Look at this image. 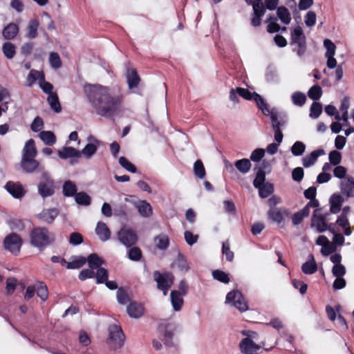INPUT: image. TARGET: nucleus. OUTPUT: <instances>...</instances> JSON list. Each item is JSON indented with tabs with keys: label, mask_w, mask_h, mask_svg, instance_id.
<instances>
[{
	"label": "nucleus",
	"mask_w": 354,
	"mask_h": 354,
	"mask_svg": "<svg viewBox=\"0 0 354 354\" xmlns=\"http://www.w3.org/2000/svg\"><path fill=\"white\" fill-rule=\"evenodd\" d=\"M124 95L120 88L90 84V102L97 114L111 118L121 109Z\"/></svg>",
	"instance_id": "nucleus-1"
},
{
	"label": "nucleus",
	"mask_w": 354,
	"mask_h": 354,
	"mask_svg": "<svg viewBox=\"0 0 354 354\" xmlns=\"http://www.w3.org/2000/svg\"><path fill=\"white\" fill-rule=\"evenodd\" d=\"M55 241V234L45 227H34L30 232V245L40 251L53 244Z\"/></svg>",
	"instance_id": "nucleus-2"
},
{
	"label": "nucleus",
	"mask_w": 354,
	"mask_h": 354,
	"mask_svg": "<svg viewBox=\"0 0 354 354\" xmlns=\"http://www.w3.org/2000/svg\"><path fill=\"white\" fill-rule=\"evenodd\" d=\"M109 337L106 342L111 350L121 348L125 340V335L122 328L116 324H111L109 326Z\"/></svg>",
	"instance_id": "nucleus-3"
},
{
	"label": "nucleus",
	"mask_w": 354,
	"mask_h": 354,
	"mask_svg": "<svg viewBox=\"0 0 354 354\" xmlns=\"http://www.w3.org/2000/svg\"><path fill=\"white\" fill-rule=\"evenodd\" d=\"M153 279L157 283V288L162 291L164 295H167L169 289L171 287L174 282V276L170 272H160L156 270L153 274Z\"/></svg>",
	"instance_id": "nucleus-4"
},
{
	"label": "nucleus",
	"mask_w": 354,
	"mask_h": 354,
	"mask_svg": "<svg viewBox=\"0 0 354 354\" xmlns=\"http://www.w3.org/2000/svg\"><path fill=\"white\" fill-rule=\"evenodd\" d=\"M21 245L22 239L16 233H11L6 236L3 241L4 248L15 255L20 252Z\"/></svg>",
	"instance_id": "nucleus-5"
},
{
	"label": "nucleus",
	"mask_w": 354,
	"mask_h": 354,
	"mask_svg": "<svg viewBox=\"0 0 354 354\" xmlns=\"http://www.w3.org/2000/svg\"><path fill=\"white\" fill-rule=\"evenodd\" d=\"M226 302H233L234 306L241 312H244L248 308L242 293L239 290L228 292L226 296Z\"/></svg>",
	"instance_id": "nucleus-6"
},
{
	"label": "nucleus",
	"mask_w": 354,
	"mask_h": 354,
	"mask_svg": "<svg viewBox=\"0 0 354 354\" xmlns=\"http://www.w3.org/2000/svg\"><path fill=\"white\" fill-rule=\"evenodd\" d=\"M258 2L254 5L252 13L251 14L250 24L253 27H259L261 25L262 17L266 13V8L263 1Z\"/></svg>",
	"instance_id": "nucleus-7"
},
{
	"label": "nucleus",
	"mask_w": 354,
	"mask_h": 354,
	"mask_svg": "<svg viewBox=\"0 0 354 354\" xmlns=\"http://www.w3.org/2000/svg\"><path fill=\"white\" fill-rule=\"evenodd\" d=\"M20 166L22 170L27 174H32L42 170V166L35 158H21Z\"/></svg>",
	"instance_id": "nucleus-8"
},
{
	"label": "nucleus",
	"mask_w": 354,
	"mask_h": 354,
	"mask_svg": "<svg viewBox=\"0 0 354 354\" xmlns=\"http://www.w3.org/2000/svg\"><path fill=\"white\" fill-rule=\"evenodd\" d=\"M118 236L120 241L127 247L133 245L138 239L136 232L130 229H121Z\"/></svg>",
	"instance_id": "nucleus-9"
},
{
	"label": "nucleus",
	"mask_w": 354,
	"mask_h": 354,
	"mask_svg": "<svg viewBox=\"0 0 354 354\" xmlns=\"http://www.w3.org/2000/svg\"><path fill=\"white\" fill-rule=\"evenodd\" d=\"M82 153L88 155V144L84 147L82 151L71 147H64L58 151V156L62 159H67L74 157L79 158L81 156Z\"/></svg>",
	"instance_id": "nucleus-10"
},
{
	"label": "nucleus",
	"mask_w": 354,
	"mask_h": 354,
	"mask_svg": "<svg viewBox=\"0 0 354 354\" xmlns=\"http://www.w3.org/2000/svg\"><path fill=\"white\" fill-rule=\"evenodd\" d=\"M289 214L290 212L288 209L278 207L276 209H269L267 216L270 221L279 225L283 221L285 216H289Z\"/></svg>",
	"instance_id": "nucleus-11"
},
{
	"label": "nucleus",
	"mask_w": 354,
	"mask_h": 354,
	"mask_svg": "<svg viewBox=\"0 0 354 354\" xmlns=\"http://www.w3.org/2000/svg\"><path fill=\"white\" fill-rule=\"evenodd\" d=\"M239 348L243 354H257L261 346L255 344L251 338H243L239 343Z\"/></svg>",
	"instance_id": "nucleus-12"
},
{
	"label": "nucleus",
	"mask_w": 354,
	"mask_h": 354,
	"mask_svg": "<svg viewBox=\"0 0 354 354\" xmlns=\"http://www.w3.org/2000/svg\"><path fill=\"white\" fill-rule=\"evenodd\" d=\"M321 208L315 209L311 225L315 226L319 232H324L327 230L328 225L326 222V217L321 214Z\"/></svg>",
	"instance_id": "nucleus-13"
},
{
	"label": "nucleus",
	"mask_w": 354,
	"mask_h": 354,
	"mask_svg": "<svg viewBox=\"0 0 354 354\" xmlns=\"http://www.w3.org/2000/svg\"><path fill=\"white\" fill-rule=\"evenodd\" d=\"M58 215L59 210L57 208H50L43 209L37 214V218L43 223L52 224Z\"/></svg>",
	"instance_id": "nucleus-14"
},
{
	"label": "nucleus",
	"mask_w": 354,
	"mask_h": 354,
	"mask_svg": "<svg viewBox=\"0 0 354 354\" xmlns=\"http://www.w3.org/2000/svg\"><path fill=\"white\" fill-rule=\"evenodd\" d=\"M266 114L270 115L271 119V124L273 129H281L286 123V116L279 115L277 111L270 110Z\"/></svg>",
	"instance_id": "nucleus-15"
},
{
	"label": "nucleus",
	"mask_w": 354,
	"mask_h": 354,
	"mask_svg": "<svg viewBox=\"0 0 354 354\" xmlns=\"http://www.w3.org/2000/svg\"><path fill=\"white\" fill-rule=\"evenodd\" d=\"M128 86L130 89L138 86L140 78L136 68H128L126 74Z\"/></svg>",
	"instance_id": "nucleus-16"
},
{
	"label": "nucleus",
	"mask_w": 354,
	"mask_h": 354,
	"mask_svg": "<svg viewBox=\"0 0 354 354\" xmlns=\"http://www.w3.org/2000/svg\"><path fill=\"white\" fill-rule=\"evenodd\" d=\"M5 188L13 197L16 198L22 197L25 194L21 185L19 183L9 181L5 185Z\"/></svg>",
	"instance_id": "nucleus-17"
},
{
	"label": "nucleus",
	"mask_w": 354,
	"mask_h": 354,
	"mask_svg": "<svg viewBox=\"0 0 354 354\" xmlns=\"http://www.w3.org/2000/svg\"><path fill=\"white\" fill-rule=\"evenodd\" d=\"M38 193L42 198L51 196L55 193L54 181H48V183H39L38 185Z\"/></svg>",
	"instance_id": "nucleus-18"
},
{
	"label": "nucleus",
	"mask_w": 354,
	"mask_h": 354,
	"mask_svg": "<svg viewBox=\"0 0 354 354\" xmlns=\"http://www.w3.org/2000/svg\"><path fill=\"white\" fill-rule=\"evenodd\" d=\"M37 151L33 139L28 140L22 149L21 158H30L37 156Z\"/></svg>",
	"instance_id": "nucleus-19"
},
{
	"label": "nucleus",
	"mask_w": 354,
	"mask_h": 354,
	"mask_svg": "<svg viewBox=\"0 0 354 354\" xmlns=\"http://www.w3.org/2000/svg\"><path fill=\"white\" fill-rule=\"evenodd\" d=\"M325 154V151L322 149H319L312 151L310 154L306 155L302 159V163L304 167H309L314 165L319 156Z\"/></svg>",
	"instance_id": "nucleus-20"
},
{
	"label": "nucleus",
	"mask_w": 354,
	"mask_h": 354,
	"mask_svg": "<svg viewBox=\"0 0 354 354\" xmlns=\"http://www.w3.org/2000/svg\"><path fill=\"white\" fill-rule=\"evenodd\" d=\"M340 189L342 192L347 197L354 196V180L350 176L341 182Z\"/></svg>",
	"instance_id": "nucleus-21"
},
{
	"label": "nucleus",
	"mask_w": 354,
	"mask_h": 354,
	"mask_svg": "<svg viewBox=\"0 0 354 354\" xmlns=\"http://www.w3.org/2000/svg\"><path fill=\"white\" fill-rule=\"evenodd\" d=\"M127 313L131 317L139 318L144 314V307L141 304L133 301L127 306Z\"/></svg>",
	"instance_id": "nucleus-22"
},
{
	"label": "nucleus",
	"mask_w": 354,
	"mask_h": 354,
	"mask_svg": "<svg viewBox=\"0 0 354 354\" xmlns=\"http://www.w3.org/2000/svg\"><path fill=\"white\" fill-rule=\"evenodd\" d=\"M87 261H88V257L73 256L71 257L67 264V269H80L82 268Z\"/></svg>",
	"instance_id": "nucleus-23"
},
{
	"label": "nucleus",
	"mask_w": 354,
	"mask_h": 354,
	"mask_svg": "<svg viewBox=\"0 0 354 354\" xmlns=\"http://www.w3.org/2000/svg\"><path fill=\"white\" fill-rule=\"evenodd\" d=\"M96 234L102 241H106L110 239L111 232L104 222H98L95 228Z\"/></svg>",
	"instance_id": "nucleus-24"
},
{
	"label": "nucleus",
	"mask_w": 354,
	"mask_h": 354,
	"mask_svg": "<svg viewBox=\"0 0 354 354\" xmlns=\"http://www.w3.org/2000/svg\"><path fill=\"white\" fill-rule=\"evenodd\" d=\"M175 326L171 324H168L165 326L163 337L162 338V341L164 342L165 346L169 347L174 346L172 339L174 337V331L175 330Z\"/></svg>",
	"instance_id": "nucleus-25"
},
{
	"label": "nucleus",
	"mask_w": 354,
	"mask_h": 354,
	"mask_svg": "<svg viewBox=\"0 0 354 354\" xmlns=\"http://www.w3.org/2000/svg\"><path fill=\"white\" fill-rule=\"evenodd\" d=\"M104 263V261L97 254H90V279L94 278V270L97 269V268H100L101 266Z\"/></svg>",
	"instance_id": "nucleus-26"
},
{
	"label": "nucleus",
	"mask_w": 354,
	"mask_h": 354,
	"mask_svg": "<svg viewBox=\"0 0 354 354\" xmlns=\"http://www.w3.org/2000/svg\"><path fill=\"white\" fill-rule=\"evenodd\" d=\"M171 268H177L180 271L187 272L189 270V266L187 259L183 254L179 253L175 261L171 265Z\"/></svg>",
	"instance_id": "nucleus-27"
},
{
	"label": "nucleus",
	"mask_w": 354,
	"mask_h": 354,
	"mask_svg": "<svg viewBox=\"0 0 354 354\" xmlns=\"http://www.w3.org/2000/svg\"><path fill=\"white\" fill-rule=\"evenodd\" d=\"M183 296L179 291L172 290L171 292V301L174 310L178 311L181 309L184 304Z\"/></svg>",
	"instance_id": "nucleus-28"
},
{
	"label": "nucleus",
	"mask_w": 354,
	"mask_h": 354,
	"mask_svg": "<svg viewBox=\"0 0 354 354\" xmlns=\"http://www.w3.org/2000/svg\"><path fill=\"white\" fill-rule=\"evenodd\" d=\"M19 32V27L15 23H10L3 30V37L7 40L14 39Z\"/></svg>",
	"instance_id": "nucleus-29"
},
{
	"label": "nucleus",
	"mask_w": 354,
	"mask_h": 354,
	"mask_svg": "<svg viewBox=\"0 0 354 354\" xmlns=\"http://www.w3.org/2000/svg\"><path fill=\"white\" fill-rule=\"evenodd\" d=\"M154 244L160 250H166L169 245V238L165 234H160L154 237Z\"/></svg>",
	"instance_id": "nucleus-30"
},
{
	"label": "nucleus",
	"mask_w": 354,
	"mask_h": 354,
	"mask_svg": "<svg viewBox=\"0 0 354 354\" xmlns=\"http://www.w3.org/2000/svg\"><path fill=\"white\" fill-rule=\"evenodd\" d=\"M44 77V75L42 72L35 69L30 70L26 78V86L30 87L32 86L37 80H39V82H40L41 78Z\"/></svg>",
	"instance_id": "nucleus-31"
},
{
	"label": "nucleus",
	"mask_w": 354,
	"mask_h": 354,
	"mask_svg": "<svg viewBox=\"0 0 354 354\" xmlns=\"http://www.w3.org/2000/svg\"><path fill=\"white\" fill-rule=\"evenodd\" d=\"M39 138L46 145L52 146L56 142V136L50 131H42L39 134Z\"/></svg>",
	"instance_id": "nucleus-32"
},
{
	"label": "nucleus",
	"mask_w": 354,
	"mask_h": 354,
	"mask_svg": "<svg viewBox=\"0 0 354 354\" xmlns=\"http://www.w3.org/2000/svg\"><path fill=\"white\" fill-rule=\"evenodd\" d=\"M311 259L305 262L301 266L302 272L306 274H312L317 270V266L314 257L310 255Z\"/></svg>",
	"instance_id": "nucleus-33"
},
{
	"label": "nucleus",
	"mask_w": 354,
	"mask_h": 354,
	"mask_svg": "<svg viewBox=\"0 0 354 354\" xmlns=\"http://www.w3.org/2000/svg\"><path fill=\"white\" fill-rule=\"evenodd\" d=\"M236 168L242 174L248 173L252 166L250 160L248 158L238 160L234 162Z\"/></svg>",
	"instance_id": "nucleus-34"
},
{
	"label": "nucleus",
	"mask_w": 354,
	"mask_h": 354,
	"mask_svg": "<svg viewBox=\"0 0 354 354\" xmlns=\"http://www.w3.org/2000/svg\"><path fill=\"white\" fill-rule=\"evenodd\" d=\"M2 51L6 58L11 59L16 55V46L11 42H5L2 45Z\"/></svg>",
	"instance_id": "nucleus-35"
},
{
	"label": "nucleus",
	"mask_w": 354,
	"mask_h": 354,
	"mask_svg": "<svg viewBox=\"0 0 354 354\" xmlns=\"http://www.w3.org/2000/svg\"><path fill=\"white\" fill-rule=\"evenodd\" d=\"M277 14L279 19L285 24H290L291 21L290 13L285 6H279L277 8Z\"/></svg>",
	"instance_id": "nucleus-36"
},
{
	"label": "nucleus",
	"mask_w": 354,
	"mask_h": 354,
	"mask_svg": "<svg viewBox=\"0 0 354 354\" xmlns=\"http://www.w3.org/2000/svg\"><path fill=\"white\" fill-rule=\"evenodd\" d=\"M257 188L259 189V196L262 198L268 197L274 192V186L270 183H266Z\"/></svg>",
	"instance_id": "nucleus-37"
},
{
	"label": "nucleus",
	"mask_w": 354,
	"mask_h": 354,
	"mask_svg": "<svg viewBox=\"0 0 354 354\" xmlns=\"http://www.w3.org/2000/svg\"><path fill=\"white\" fill-rule=\"evenodd\" d=\"M342 203V197L339 195L334 194L330 199V212L333 214L338 213L341 209Z\"/></svg>",
	"instance_id": "nucleus-38"
},
{
	"label": "nucleus",
	"mask_w": 354,
	"mask_h": 354,
	"mask_svg": "<svg viewBox=\"0 0 354 354\" xmlns=\"http://www.w3.org/2000/svg\"><path fill=\"white\" fill-rule=\"evenodd\" d=\"M39 21L36 19L30 20L27 27L26 37L30 39H34L37 36V28Z\"/></svg>",
	"instance_id": "nucleus-39"
},
{
	"label": "nucleus",
	"mask_w": 354,
	"mask_h": 354,
	"mask_svg": "<svg viewBox=\"0 0 354 354\" xmlns=\"http://www.w3.org/2000/svg\"><path fill=\"white\" fill-rule=\"evenodd\" d=\"M77 193V187L75 183L71 180L66 181L63 185V194L64 196L71 197Z\"/></svg>",
	"instance_id": "nucleus-40"
},
{
	"label": "nucleus",
	"mask_w": 354,
	"mask_h": 354,
	"mask_svg": "<svg viewBox=\"0 0 354 354\" xmlns=\"http://www.w3.org/2000/svg\"><path fill=\"white\" fill-rule=\"evenodd\" d=\"M47 101L51 109H53L55 112L59 113L61 111V104L56 93L50 94V95L48 96Z\"/></svg>",
	"instance_id": "nucleus-41"
},
{
	"label": "nucleus",
	"mask_w": 354,
	"mask_h": 354,
	"mask_svg": "<svg viewBox=\"0 0 354 354\" xmlns=\"http://www.w3.org/2000/svg\"><path fill=\"white\" fill-rule=\"evenodd\" d=\"M252 99L256 102L257 106L262 111L264 115L268 114L267 113L270 110L268 107V104L264 99L255 92L254 93V97Z\"/></svg>",
	"instance_id": "nucleus-42"
},
{
	"label": "nucleus",
	"mask_w": 354,
	"mask_h": 354,
	"mask_svg": "<svg viewBox=\"0 0 354 354\" xmlns=\"http://www.w3.org/2000/svg\"><path fill=\"white\" fill-rule=\"evenodd\" d=\"M291 39L292 43L299 44L306 40V37L303 30L300 26L296 27L291 33Z\"/></svg>",
	"instance_id": "nucleus-43"
},
{
	"label": "nucleus",
	"mask_w": 354,
	"mask_h": 354,
	"mask_svg": "<svg viewBox=\"0 0 354 354\" xmlns=\"http://www.w3.org/2000/svg\"><path fill=\"white\" fill-rule=\"evenodd\" d=\"M138 210L140 215L144 217H149L152 214L151 205L145 201H142L138 205Z\"/></svg>",
	"instance_id": "nucleus-44"
},
{
	"label": "nucleus",
	"mask_w": 354,
	"mask_h": 354,
	"mask_svg": "<svg viewBox=\"0 0 354 354\" xmlns=\"http://www.w3.org/2000/svg\"><path fill=\"white\" fill-rule=\"evenodd\" d=\"M194 172L196 176L203 179L206 175L205 169L201 160H197L194 165Z\"/></svg>",
	"instance_id": "nucleus-45"
},
{
	"label": "nucleus",
	"mask_w": 354,
	"mask_h": 354,
	"mask_svg": "<svg viewBox=\"0 0 354 354\" xmlns=\"http://www.w3.org/2000/svg\"><path fill=\"white\" fill-rule=\"evenodd\" d=\"M94 277L96 278L97 283H104L109 277L108 270L104 268H97Z\"/></svg>",
	"instance_id": "nucleus-46"
},
{
	"label": "nucleus",
	"mask_w": 354,
	"mask_h": 354,
	"mask_svg": "<svg viewBox=\"0 0 354 354\" xmlns=\"http://www.w3.org/2000/svg\"><path fill=\"white\" fill-rule=\"evenodd\" d=\"M257 169L256 177L253 181V185L255 188L264 185L266 180V171L263 170V168Z\"/></svg>",
	"instance_id": "nucleus-47"
},
{
	"label": "nucleus",
	"mask_w": 354,
	"mask_h": 354,
	"mask_svg": "<svg viewBox=\"0 0 354 354\" xmlns=\"http://www.w3.org/2000/svg\"><path fill=\"white\" fill-rule=\"evenodd\" d=\"M212 277L214 279L223 283H228L230 281L229 274L223 270H214L212 272Z\"/></svg>",
	"instance_id": "nucleus-48"
},
{
	"label": "nucleus",
	"mask_w": 354,
	"mask_h": 354,
	"mask_svg": "<svg viewBox=\"0 0 354 354\" xmlns=\"http://www.w3.org/2000/svg\"><path fill=\"white\" fill-rule=\"evenodd\" d=\"M322 113V105L319 102H313L310 108V117L316 119Z\"/></svg>",
	"instance_id": "nucleus-49"
},
{
	"label": "nucleus",
	"mask_w": 354,
	"mask_h": 354,
	"mask_svg": "<svg viewBox=\"0 0 354 354\" xmlns=\"http://www.w3.org/2000/svg\"><path fill=\"white\" fill-rule=\"evenodd\" d=\"M37 296L43 301L48 299V292L46 285L44 282H39L36 288Z\"/></svg>",
	"instance_id": "nucleus-50"
},
{
	"label": "nucleus",
	"mask_w": 354,
	"mask_h": 354,
	"mask_svg": "<svg viewBox=\"0 0 354 354\" xmlns=\"http://www.w3.org/2000/svg\"><path fill=\"white\" fill-rule=\"evenodd\" d=\"M322 95V90L319 85L313 86L308 92V97L313 100H318Z\"/></svg>",
	"instance_id": "nucleus-51"
},
{
	"label": "nucleus",
	"mask_w": 354,
	"mask_h": 354,
	"mask_svg": "<svg viewBox=\"0 0 354 354\" xmlns=\"http://www.w3.org/2000/svg\"><path fill=\"white\" fill-rule=\"evenodd\" d=\"M222 253L225 256L227 261H232L234 259V254L230 250V243L228 241H224L222 244Z\"/></svg>",
	"instance_id": "nucleus-52"
},
{
	"label": "nucleus",
	"mask_w": 354,
	"mask_h": 354,
	"mask_svg": "<svg viewBox=\"0 0 354 354\" xmlns=\"http://www.w3.org/2000/svg\"><path fill=\"white\" fill-rule=\"evenodd\" d=\"M306 149V145L301 141L295 142L291 147V152L295 156H301Z\"/></svg>",
	"instance_id": "nucleus-53"
},
{
	"label": "nucleus",
	"mask_w": 354,
	"mask_h": 354,
	"mask_svg": "<svg viewBox=\"0 0 354 354\" xmlns=\"http://www.w3.org/2000/svg\"><path fill=\"white\" fill-rule=\"evenodd\" d=\"M49 62L52 68H59L62 66V60L57 53L53 52L49 56Z\"/></svg>",
	"instance_id": "nucleus-54"
},
{
	"label": "nucleus",
	"mask_w": 354,
	"mask_h": 354,
	"mask_svg": "<svg viewBox=\"0 0 354 354\" xmlns=\"http://www.w3.org/2000/svg\"><path fill=\"white\" fill-rule=\"evenodd\" d=\"M119 163L123 168L129 172L136 173L137 171L136 167L124 156H121L119 158Z\"/></svg>",
	"instance_id": "nucleus-55"
},
{
	"label": "nucleus",
	"mask_w": 354,
	"mask_h": 354,
	"mask_svg": "<svg viewBox=\"0 0 354 354\" xmlns=\"http://www.w3.org/2000/svg\"><path fill=\"white\" fill-rule=\"evenodd\" d=\"M292 100L294 104L301 106L305 104L306 97L303 93L295 92L292 95Z\"/></svg>",
	"instance_id": "nucleus-56"
},
{
	"label": "nucleus",
	"mask_w": 354,
	"mask_h": 354,
	"mask_svg": "<svg viewBox=\"0 0 354 354\" xmlns=\"http://www.w3.org/2000/svg\"><path fill=\"white\" fill-rule=\"evenodd\" d=\"M324 46L326 49L325 56H334L335 54L336 46L330 39H326L324 41Z\"/></svg>",
	"instance_id": "nucleus-57"
},
{
	"label": "nucleus",
	"mask_w": 354,
	"mask_h": 354,
	"mask_svg": "<svg viewBox=\"0 0 354 354\" xmlns=\"http://www.w3.org/2000/svg\"><path fill=\"white\" fill-rule=\"evenodd\" d=\"M128 257L134 261L140 260L142 257V251L138 247H133L130 248L128 253Z\"/></svg>",
	"instance_id": "nucleus-58"
},
{
	"label": "nucleus",
	"mask_w": 354,
	"mask_h": 354,
	"mask_svg": "<svg viewBox=\"0 0 354 354\" xmlns=\"http://www.w3.org/2000/svg\"><path fill=\"white\" fill-rule=\"evenodd\" d=\"M328 159L331 165H338L342 160V154L340 152L333 150L329 153Z\"/></svg>",
	"instance_id": "nucleus-59"
},
{
	"label": "nucleus",
	"mask_w": 354,
	"mask_h": 354,
	"mask_svg": "<svg viewBox=\"0 0 354 354\" xmlns=\"http://www.w3.org/2000/svg\"><path fill=\"white\" fill-rule=\"evenodd\" d=\"M341 309V306L339 305H337L335 307V309H334L332 306L330 305H327L326 306V313L327 314V316L328 319L330 321L334 322L337 317L336 312L339 313Z\"/></svg>",
	"instance_id": "nucleus-60"
},
{
	"label": "nucleus",
	"mask_w": 354,
	"mask_h": 354,
	"mask_svg": "<svg viewBox=\"0 0 354 354\" xmlns=\"http://www.w3.org/2000/svg\"><path fill=\"white\" fill-rule=\"evenodd\" d=\"M39 86L41 88V90L48 95L50 94H53V86L50 82H46L45 80V76L41 78L40 82H39Z\"/></svg>",
	"instance_id": "nucleus-61"
},
{
	"label": "nucleus",
	"mask_w": 354,
	"mask_h": 354,
	"mask_svg": "<svg viewBox=\"0 0 354 354\" xmlns=\"http://www.w3.org/2000/svg\"><path fill=\"white\" fill-rule=\"evenodd\" d=\"M117 299L120 304H126L129 301L127 292L122 288L117 291Z\"/></svg>",
	"instance_id": "nucleus-62"
},
{
	"label": "nucleus",
	"mask_w": 354,
	"mask_h": 354,
	"mask_svg": "<svg viewBox=\"0 0 354 354\" xmlns=\"http://www.w3.org/2000/svg\"><path fill=\"white\" fill-rule=\"evenodd\" d=\"M17 280L14 277H10L6 280V294L12 295L16 288Z\"/></svg>",
	"instance_id": "nucleus-63"
},
{
	"label": "nucleus",
	"mask_w": 354,
	"mask_h": 354,
	"mask_svg": "<svg viewBox=\"0 0 354 354\" xmlns=\"http://www.w3.org/2000/svg\"><path fill=\"white\" fill-rule=\"evenodd\" d=\"M264 155L265 150L261 148H257L252 152L250 155V160L253 162H259L263 158Z\"/></svg>",
	"instance_id": "nucleus-64"
}]
</instances>
